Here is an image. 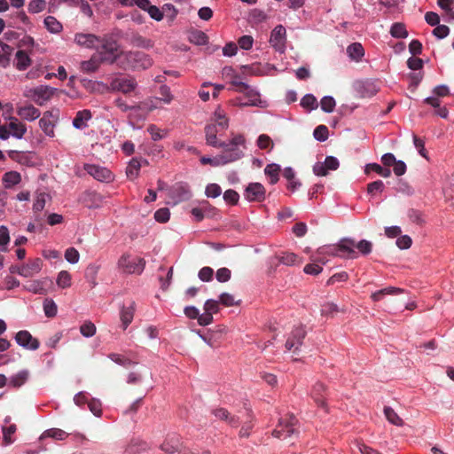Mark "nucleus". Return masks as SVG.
<instances>
[{
	"instance_id": "f257e3e1",
	"label": "nucleus",
	"mask_w": 454,
	"mask_h": 454,
	"mask_svg": "<svg viewBox=\"0 0 454 454\" xmlns=\"http://www.w3.org/2000/svg\"><path fill=\"white\" fill-rule=\"evenodd\" d=\"M246 139L243 135L237 134L232 137L227 145V147L222 148V153L214 157H202L200 162L203 165L209 164L213 167L225 165L241 159L244 155L239 146L245 147Z\"/></svg>"
},
{
	"instance_id": "f03ea898",
	"label": "nucleus",
	"mask_w": 454,
	"mask_h": 454,
	"mask_svg": "<svg viewBox=\"0 0 454 454\" xmlns=\"http://www.w3.org/2000/svg\"><path fill=\"white\" fill-rule=\"evenodd\" d=\"M215 121L205 127L207 144L216 148L227 147L228 143L221 142L217 138V134L225 131L229 127V120L220 108L215 112Z\"/></svg>"
},
{
	"instance_id": "7ed1b4c3",
	"label": "nucleus",
	"mask_w": 454,
	"mask_h": 454,
	"mask_svg": "<svg viewBox=\"0 0 454 454\" xmlns=\"http://www.w3.org/2000/svg\"><path fill=\"white\" fill-rule=\"evenodd\" d=\"M355 240L351 239H342L337 245L329 246L326 247H320L318 253L320 254H329L333 256L343 257L345 254L348 258L356 259L358 257V253L354 250Z\"/></svg>"
},
{
	"instance_id": "20e7f679",
	"label": "nucleus",
	"mask_w": 454,
	"mask_h": 454,
	"mask_svg": "<svg viewBox=\"0 0 454 454\" xmlns=\"http://www.w3.org/2000/svg\"><path fill=\"white\" fill-rule=\"evenodd\" d=\"M145 267L144 258L132 256L129 254H122L118 261V268L124 274L140 275Z\"/></svg>"
},
{
	"instance_id": "39448f33",
	"label": "nucleus",
	"mask_w": 454,
	"mask_h": 454,
	"mask_svg": "<svg viewBox=\"0 0 454 454\" xmlns=\"http://www.w3.org/2000/svg\"><path fill=\"white\" fill-rule=\"evenodd\" d=\"M298 420L294 415L288 418L279 419L276 428L273 430L272 434L280 439H290L299 434L297 428Z\"/></svg>"
},
{
	"instance_id": "423d86ee",
	"label": "nucleus",
	"mask_w": 454,
	"mask_h": 454,
	"mask_svg": "<svg viewBox=\"0 0 454 454\" xmlns=\"http://www.w3.org/2000/svg\"><path fill=\"white\" fill-rule=\"evenodd\" d=\"M119 43L114 35H105L98 36V55L108 54L106 56L107 62L114 63L118 58Z\"/></svg>"
},
{
	"instance_id": "0eeeda50",
	"label": "nucleus",
	"mask_w": 454,
	"mask_h": 454,
	"mask_svg": "<svg viewBox=\"0 0 454 454\" xmlns=\"http://www.w3.org/2000/svg\"><path fill=\"white\" fill-rule=\"evenodd\" d=\"M137 87V80L131 75H121L111 80L109 88L113 91L130 94Z\"/></svg>"
},
{
	"instance_id": "6e6552de",
	"label": "nucleus",
	"mask_w": 454,
	"mask_h": 454,
	"mask_svg": "<svg viewBox=\"0 0 454 454\" xmlns=\"http://www.w3.org/2000/svg\"><path fill=\"white\" fill-rule=\"evenodd\" d=\"M125 59L133 69H147L153 65L152 59L143 51L126 52Z\"/></svg>"
},
{
	"instance_id": "1a4fd4ad",
	"label": "nucleus",
	"mask_w": 454,
	"mask_h": 454,
	"mask_svg": "<svg viewBox=\"0 0 454 454\" xmlns=\"http://www.w3.org/2000/svg\"><path fill=\"white\" fill-rule=\"evenodd\" d=\"M54 91L55 89L51 87L41 85L30 90L27 96L30 97L36 105L43 106L51 98Z\"/></svg>"
},
{
	"instance_id": "9d476101",
	"label": "nucleus",
	"mask_w": 454,
	"mask_h": 454,
	"mask_svg": "<svg viewBox=\"0 0 454 454\" xmlns=\"http://www.w3.org/2000/svg\"><path fill=\"white\" fill-rule=\"evenodd\" d=\"M339 166L340 162L337 158L327 156L324 162L318 161L313 166V173L318 176H325L329 170H336Z\"/></svg>"
},
{
	"instance_id": "9b49d317",
	"label": "nucleus",
	"mask_w": 454,
	"mask_h": 454,
	"mask_svg": "<svg viewBox=\"0 0 454 454\" xmlns=\"http://www.w3.org/2000/svg\"><path fill=\"white\" fill-rule=\"evenodd\" d=\"M306 336V331L302 326L294 328L286 341V348L296 352L301 346Z\"/></svg>"
},
{
	"instance_id": "f8f14e48",
	"label": "nucleus",
	"mask_w": 454,
	"mask_h": 454,
	"mask_svg": "<svg viewBox=\"0 0 454 454\" xmlns=\"http://www.w3.org/2000/svg\"><path fill=\"white\" fill-rule=\"evenodd\" d=\"M265 188L260 183H250L244 192V197L249 201L261 202L265 199Z\"/></svg>"
},
{
	"instance_id": "ddd939ff",
	"label": "nucleus",
	"mask_w": 454,
	"mask_h": 454,
	"mask_svg": "<svg viewBox=\"0 0 454 454\" xmlns=\"http://www.w3.org/2000/svg\"><path fill=\"white\" fill-rule=\"evenodd\" d=\"M286 28L282 25H278L272 30L270 43L278 51H284L286 47Z\"/></svg>"
},
{
	"instance_id": "4468645a",
	"label": "nucleus",
	"mask_w": 454,
	"mask_h": 454,
	"mask_svg": "<svg viewBox=\"0 0 454 454\" xmlns=\"http://www.w3.org/2000/svg\"><path fill=\"white\" fill-rule=\"evenodd\" d=\"M15 340L19 345L30 350H36L40 345L39 340L26 330L18 332L15 335Z\"/></svg>"
},
{
	"instance_id": "2eb2a0df",
	"label": "nucleus",
	"mask_w": 454,
	"mask_h": 454,
	"mask_svg": "<svg viewBox=\"0 0 454 454\" xmlns=\"http://www.w3.org/2000/svg\"><path fill=\"white\" fill-rule=\"evenodd\" d=\"M354 86L361 98H372L380 90L378 84L371 81L356 82Z\"/></svg>"
},
{
	"instance_id": "dca6fc26",
	"label": "nucleus",
	"mask_w": 454,
	"mask_h": 454,
	"mask_svg": "<svg viewBox=\"0 0 454 454\" xmlns=\"http://www.w3.org/2000/svg\"><path fill=\"white\" fill-rule=\"evenodd\" d=\"M84 169L93 176L95 179L101 182H107L112 180V173L106 168H103L97 165L86 164Z\"/></svg>"
},
{
	"instance_id": "f3484780",
	"label": "nucleus",
	"mask_w": 454,
	"mask_h": 454,
	"mask_svg": "<svg viewBox=\"0 0 454 454\" xmlns=\"http://www.w3.org/2000/svg\"><path fill=\"white\" fill-rule=\"evenodd\" d=\"M74 42L82 47L98 51V36L93 34L77 33Z\"/></svg>"
},
{
	"instance_id": "a211bd4d",
	"label": "nucleus",
	"mask_w": 454,
	"mask_h": 454,
	"mask_svg": "<svg viewBox=\"0 0 454 454\" xmlns=\"http://www.w3.org/2000/svg\"><path fill=\"white\" fill-rule=\"evenodd\" d=\"M108 59L105 56L93 54L89 60L81 62V70L84 73L96 72L103 62L107 61Z\"/></svg>"
},
{
	"instance_id": "6ab92c4d",
	"label": "nucleus",
	"mask_w": 454,
	"mask_h": 454,
	"mask_svg": "<svg viewBox=\"0 0 454 454\" xmlns=\"http://www.w3.org/2000/svg\"><path fill=\"white\" fill-rule=\"evenodd\" d=\"M43 261L40 258L30 260L27 263L22 264L19 275L30 278L38 273L42 270Z\"/></svg>"
},
{
	"instance_id": "aec40b11",
	"label": "nucleus",
	"mask_w": 454,
	"mask_h": 454,
	"mask_svg": "<svg viewBox=\"0 0 454 454\" xmlns=\"http://www.w3.org/2000/svg\"><path fill=\"white\" fill-rule=\"evenodd\" d=\"M136 310V303L135 301H130L128 306L123 305L120 310V319L121 321V327L123 330H126L127 327L130 325L134 318V314Z\"/></svg>"
},
{
	"instance_id": "412c9836",
	"label": "nucleus",
	"mask_w": 454,
	"mask_h": 454,
	"mask_svg": "<svg viewBox=\"0 0 454 454\" xmlns=\"http://www.w3.org/2000/svg\"><path fill=\"white\" fill-rule=\"evenodd\" d=\"M18 115L28 121H32L40 117L41 112L39 109L29 104L24 106H20L17 109Z\"/></svg>"
},
{
	"instance_id": "4be33fe9",
	"label": "nucleus",
	"mask_w": 454,
	"mask_h": 454,
	"mask_svg": "<svg viewBox=\"0 0 454 454\" xmlns=\"http://www.w3.org/2000/svg\"><path fill=\"white\" fill-rule=\"evenodd\" d=\"M212 414L218 419L226 421L231 427H237L239 424V419L236 416H231L224 408L214 409Z\"/></svg>"
},
{
	"instance_id": "5701e85b",
	"label": "nucleus",
	"mask_w": 454,
	"mask_h": 454,
	"mask_svg": "<svg viewBox=\"0 0 454 454\" xmlns=\"http://www.w3.org/2000/svg\"><path fill=\"white\" fill-rule=\"evenodd\" d=\"M8 128L12 131V136L19 139L22 138L27 132L26 125L19 121L15 117L11 118Z\"/></svg>"
},
{
	"instance_id": "b1692460",
	"label": "nucleus",
	"mask_w": 454,
	"mask_h": 454,
	"mask_svg": "<svg viewBox=\"0 0 454 454\" xmlns=\"http://www.w3.org/2000/svg\"><path fill=\"white\" fill-rule=\"evenodd\" d=\"M437 4L444 12V19L447 22L454 20V0H437Z\"/></svg>"
},
{
	"instance_id": "393cba45",
	"label": "nucleus",
	"mask_w": 454,
	"mask_h": 454,
	"mask_svg": "<svg viewBox=\"0 0 454 454\" xmlns=\"http://www.w3.org/2000/svg\"><path fill=\"white\" fill-rule=\"evenodd\" d=\"M245 97L247 98L242 106H259L264 107L265 104L260 98V94L254 89H250L245 93Z\"/></svg>"
},
{
	"instance_id": "a878e982",
	"label": "nucleus",
	"mask_w": 454,
	"mask_h": 454,
	"mask_svg": "<svg viewBox=\"0 0 454 454\" xmlns=\"http://www.w3.org/2000/svg\"><path fill=\"white\" fill-rule=\"evenodd\" d=\"M91 118V113L90 110H82L76 113L75 117L73 120V125L78 129H84L86 121Z\"/></svg>"
},
{
	"instance_id": "bb28decb",
	"label": "nucleus",
	"mask_w": 454,
	"mask_h": 454,
	"mask_svg": "<svg viewBox=\"0 0 454 454\" xmlns=\"http://www.w3.org/2000/svg\"><path fill=\"white\" fill-rule=\"evenodd\" d=\"M325 386L321 382H317L312 389L311 395L318 406H325Z\"/></svg>"
},
{
	"instance_id": "cd10ccee",
	"label": "nucleus",
	"mask_w": 454,
	"mask_h": 454,
	"mask_svg": "<svg viewBox=\"0 0 454 454\" xmlns=\"http://www.w3.org/2000/svg\"><path fill=\"white\" fill-rule=\"evenodd\" d=\"M29 376L27 370H22L12 375L9 380V385L13 387H20L26 383Z\"/></svg>"
},
{
	"instance_id": "c85d7f7f",
	"label": "nucleus",
	"mask_w": 454,
	"mask_h": 454,
	"mask_svg": "<svg viewBox=\"0 0 454 454\" xmlns=\"http://www.w3.org/2000/svg\"><path fill=\"white\" fill-rule=\"evenodd\" d=\"M403 293V290L397 287L388 286L372 294L371 297L374 301H380L385 295H395Z\"/></svg>"
},
{
	"instance_id": "c756f323",
	"label": "nucleus",
	"mask_w": 454,
	"mask_h": 454,
	"mask_svg": "<svg viewBox=\"0 0 454 454\" xmlns=\"http://www.w3.org/2000/svg\"><path fill=\"white\" fill-rule=\"evenodd\" d=\"M280 166L275 163L268 164L264 168V173L270 179V184H275L279 179Z\"/></svg>"
},
{
	"instance_id": "7c9ffc66",
	"label": "nucleus",
	"mask_w": 454,
	"mask_h": 454,
	"mask_svg": "<svg viewBox=\"0 0 454 454\" xmlns=\"http://www.w3.org/2000/svg\"><path fill=\"white\" fill-rule=\"evenodd\" d=\"M277 258L279 263L287 266H294L301 263V260L298 258V256L295 254L290 252L283 253L282 254L278 255Z\"/></svg>"
},
{
	"instance_id": "2f4dec72",
	"label": "nucleus",
	"mask_w": 454,
	"mask_h": 454,
	"mask_svg": "<svg viewBox=\"0 0 454 454\" xmlns=\"http://www.w3.org/2000/svg\"><path fill=\"white\" fill-rule=\"evenodd\" d=\"M21 181V176L17 171H9L3 176V182L6 188L18 184Z\"/></svg>"
},
{
	"instance_id": "473e14b6",
	"label": "nucleus",
	"mask_w": 454,
	"mask_h": 454,
	"mask_svg": "<svg viewBox=\"0 0 454 454\" xmlns=\"http://www.w3.org/2000/svg\"><path fill=\"white\" fill-rule=\"evenodd\" d=\"M207 35L200 30L192 31L189 35V42L193 44L205 45L207 43Z\"/></svg>"
},
{
	"instance_id": "72a5a7b5",
	"label": "nucleus",
	"mask_w": 454,
	"mask_h": 454,
	"mask_svg": "<svg viewBox=\"0 0 454 454\" xmlns=\"http://www.w3.org/2000/svg\"><path fill=\"white\" fill-rule=\"evenodd\" d=\"M16 67L19 70H25L27 69L30 64L31 59L28 57V55L24 51H18L16 53Z\"/></svg>"
},
{
	"instance_id": "f704fd0d",
	"label": "nucleus",
	"mask_w": 454,
	"mask_h": 454,
	"mask_svg": "<svg viewBox=\"0 0 454 454\" xmlns=\"http://www.w3.org/2000/svg\"><path fill=\"white\" fill-rule=\"evenodd\" d=\"M347 52L348 56L355 60H359L364 56V48L361 43H354L350 44L348 49Z\"/></svg>"
},
{
	"instance_id": "c9c22d12",
	"label": "nucleus",
	"mask_w": 454,
	"mask_h": 454,
	"mask_svg": "<svg viewBox=\"0 0 454 454\" xmlns=\"http://www.w3.org/2000/svg\"><path fill=\"white\" fill-rule=\"evenodd\" d=\"M140 168V161L137 159H132L126 169L127 176L130 179L137 178L138 176Z\"/></svg>"
},
{
	"instance_id": "e433bc0d",
	"label": "nucleus",
	"mask_w": 454,
	"mask_h": 454,
	"mask_svg": "<svg viewBox=\"0 0 454 454\" xmlns=\"http://www.w3.org/2000/svg\"><path fill=\"white\" fill-rule=\"evenodd\" d=\"M56 122H53V121H48L46 118H41L39 120V126L41 129L44 132V134L48 137H54V128H55Z\"/></svg>"
},
{
	"instance_id": "4c0bfd02",
	"label": "nucleus",
	"mask_w": 454,
	"mask_h": 454,
	"mask_svg": "<svg viewBox=\"0 0 454 454\" xmlns=\"http://www.w3.org/2000/svg\"><path fill=\"white\" fill-rule=\"evenodd\" d=\"M44 25L46 28L51 33H59L62 29V25L58 20L53 16H47L44 19Z\"/></svg>"
},
{
	"instance_id": "58836bf2",
	"label": "nucleus",
	"mask_w": 454,
	"mask_h": 454,
	"mask_svg": "<svg viewBox=\"0 0 454 454\" xmlns=\"http://www.w3.org/2000/svg\"><path fill=\"white\" fill-rule=\"evenodd\" d=\"M384 414L387 419L393 425L401 427L403 424V419L397 415V413L391 407L384 408Z\"/></svg>"
},
{
	"instance_id": "ea45409f",
	"label": "nucleus",
	"mask_w": 454,
	"mask_h": 454,
	"mask_svg": "<svg viewBox=\"0 0 454 454\" xmlns=\"http://www.w3.org/2000/svg\"><path fill=\"white\" fill-rule=\"evenodd\" d=\"M371 170L376 172L383 177H388L391 175V170L389 168H384L377 163H371L366 165L365 173H369Z\"/></svg>"
},
{
	"instance_id": "a19ab883",
	"label": "nucleus",
	"mask_w": 454,
	"mask_h": 454,
	"mask_svg": "<svg viewBox=\"0 0 454 454\" xmlns=\"http://www.w3.org/2000/svg\"><path fill=\"white\" fill-rule=\"evenodd\" d=\"M390 34L395 38H405L408 35L405 26L402 23L393 24L390 29Z\"/></svg>"
},
{
	"instance_id": "79ce46f5",
	"label": "nucleus",
	"mask_w": 454,
	"mask_h": 454,
	"mask_svg": "<svg viewBox=\"0 0 454 454\" xmlns=\"http://www.w3.org/2000/svg\"><path fill=\"white\" fill-rule=\"evenodd\" d=\"M179 449V441L176 437H172L161 444V450L167 453H174Z\"/></svg>"
},
{
	"instance_id": "37998d69",
	"label": "nucleus",
	"mask_w": 454,
	"mask_h": 454,
	"mask_svg": "<svg viewBox=\"0 0 454 454\" xmlns=\"http://www.w3.org/2000/svg\"><path fill=\"white\" fill-rule=\"evenodd\" d=\"M147 131L149 132V134L151 135L152 137V139L153 141H158V140H160L162 139L163 137H166L167 135V131L163 130V129H160V128H158L156 125L154 124H150L148 127H147Z\"/></svg>"
},
{
	"instance_id": "c03bdc74",
	"label": "nucleus",
	"mask_w": 454,
	"mask_h": 454,
	"mask_svg": "<svg viewBox=\"0 0 454 454\" xmlns=\"http://www.w3.org/2000/svg\"><path fill=\"white\" fill-rule=\"evenodd\" d=\"M57 285L61 288H67L71 286V275L67 270H61L57 278Z\"/></svg>"
},
{
	"instance_id": "a18cd8bd",
	"label": "nucleus",
	"mask_w": 454,
	"mask_h": 454,
	"mask_svg": "<svg viewBox=\"0 0 454 454\" xmlns=\"http://www.w3.org/2000/svg\"><path fill=\"white\" fill-rule=\"evenodd\" d=\"M385 184L381 180H377L367 184V192L371 196L376 193H381L384 190Z\"/></svg>"
},
{
	"instance_id": "49530a36",
	"label": "nucleus",
	"mask_w": 454,
	"mask_h": 454,
	"mask_svg": "<svg viewBox=\"0 0 454 454\" xmlns=\"http://www.w3.org/2000/svg\"><path fill=\"white\" fill-rule=\"evenodd\" d=\"M160 97L156 98L159 101H163L165 104H169L173 99L170 89L167 85H161L159 90Z\"/></svg>"
},
{
	"instance_id": "de8ad7c7",
	"label": "nucleus",
	"mask_w": 454,
	"mask_h": 454,
	"mask_svg": "<svg viewBox=\"0 0 454 454\" xmlns=\"http://www.w3.org/2000/svg\"><path fill=\"white\" fill-rule=\"evenodd\" d=\"M301 105L304 108L313 110L317 107V100L312 94H307L301 98Z\"/></svg>"
},
{
	"instance_id": "09e8293b",
	"label": "nucleus",
	"mask_w": 454,
	"mask_h": 454,
	"mask_svg": "<svg viewBox=\"0 0 454 454\" xmlns=\"http://www.w3.org/2000/svg\"><path fill=\"white\" fill-rule=\"evenodd\" d=\"M335 100L333 97L325 96L320 101L321 108L324 112L332 113L335 107Z\"/></svg>"
},
{
	"instance_id": "8fccbe9b",
	"label": "nucleus",
	"mask_w": 454,
	"mask_h": 454,
	"mask_svg": "<svg viewBox=\"0 0 454 454\" xmlns=\"http://www.w3.org/2000/svg\"><path fill=\"white\" fill-rule=\"evenodd\" d=\"M17 427L15 425H11L7 427L3 428V442L5 445H9L13 442L12 435L16 432Z\"/></svg>"
},
{
	"instance_id": "3c124183",
	"label": "nucleus",
	"mask_w": 454,
	"mask_h": 454,
	"mask_svg": "<svg viewBox=\"0 0 454 454\" xmlns=\"http://www.w3.org/2000/svg\"><path fill=\"white\" fill-rule=\"evenodd\" d=\"M356 247L363 255L369 254L372 250V243L366 239H362L359 242H355L354 248Z\"/></svg>"
},
{
	"instance_id": "603ef678",
	"label": "nucleus",
	"mask_w": 454,
	"mask_h": 454,
	"mask_svg": "<svg viewBox=\"0 0 454 454\" xmlns=\"http://www.w3.org/2000/svg\"><path fill=\"white\" fill-rule=\"evenodd\" d=\"M313 135L317 140L324 142L328 138V128L325 125H319L314 129Z\"/></svg>"
},
{
	"instance_id": "864d4df0",
	"label": "nucleus",
	"mask_w": 454,
	"mask_h": 454,
	"mask_svg": "<svg viewBox=\"0 0 454 454\" xmlns=\"http://www.w3.org/2000/svg\"><path fill=\"white\" fill-rule=\"evenodd\" d=\"M109 358L112 361H114V363H116L120 365H122L124 367H127V368L135 364L130 359H129L121 355L115 354V353L110 354Z\"/></svg>"
},
{
	"instance_id": "5fc2aeb1",
	"label": "nucleus",
	"mask_w": 454,
	"mask_h": 454,
	"mask_svg": "<svg viewBox=\"0 0 454 454\" xmlns=\"http://www.w3.org/2000/svg\"><path fill=\"white\" fill-rule=\"evenodd\" d=\"M174 192L177 194L179 201L187 200L192 196L190 190L186 186L182 184L176 186L174 189Z\"/></svg>"
},
{
	"instance_id": "6e6d98bb",
	"label": "nucleus",
	"mask_w": 454,
	"mask_h": 454,
	"mask_svg": "<svg viewBox=\"0 0 454 454\" xmlns=\"http://www.w3.org/2000/svg\"><path fill=\"white\" fill-rule=\"evenodd\" d=\"M43 310L48 317H53L56 316L58 309L56 303L52 300H45L43 303Z\"/></svg>"
},
{
	"instance_id": "4d7b16f0",
	"label": "nucleus",
	"mask_w": 454,
	"mask_h": 454,
	"mask_svg": "<svg viewBox=\"0 0 454 454\" xmlns=\"http://www.w3.org/2000/svg\"><path fill=\"white\" fill-rule=\"evenodd\" d=\"M80 332L84 337H92L96 333V326L93 323L88 321L80 326Z\"/></svg>"
},
{
	"instance_id": "13d9d810",
	"label": "nucleus",
	"mask_w": 454,
	"mask_h": 454,
	"mask_svg": "<svg viewBox=\"0 0 454 454\" xmlns=\"http://www.w3.org/2000/svg\"><path fill=\"white\" fill-rule=\"evenodd\" d=\"M46 7L45 0H32L28 4V11L32 13H38Z\"/></svg>"
},
{
	"instance_id": "bf43d9fd",
	"label": "nucleus",
	"mask_w": 454,
	"mask_h": 454,
	"mask_svg": "<svg viewBox=\"0 0 454 454\" xmlns=\"http://www.w3.org/2000/svg\"><path fill=\"white\" fill-rule=\"evenodd\" d=\"M170 212L167 207H161L154 213V219L159 223H167L169 220Z\"/></svg>"
},
{
	"instance_id": "052dcab7",
	"label": "nucleus",
	"mask_w": 454,
	"mask_h": 454,
	"mask_svg": "<svg viewBox=\"0 0 454 454\" xmlns=\"http://www.w3.org/2000/svg\"><path fill=\"white\" fill-rule=\"evenodd\" d=\"M239 193L232 189H229L223 193V200L229 204L236 205L239 202Z\"/></svg>"
},
{
	"instance_id": "680f3d73",
	"label": "nucleus",
	"mask_w": 454,
	"mask_h": 454,
	"mask_svg": "<svg viewBox=\"0 0 454 454\" xmlns=\"http://www.w3.org/2000/svg\"><path fill=\"white\" fill-rule=\"evenodd\" d=\"M205 192L209 198H216L222 193V189L217 184H209L207 185Z\"/></svg>"
},
{
	"instance_id": "e2e57ef3",
	"label": "nucleus",
	"mask_w": 454,
	"mask_h": 454,
	"mask_svg": "<svg viewBox=\"0 0 454 454\" xmlns=\"http://www.w3.org/2000/svg\"><path fill=\"white\" fill-rule=\"evenodd\" d=\"M257 145L261 149H271L273 147V142L268 135L262 134L260 135L257 139Z\"/></svg>"
},
{
	"instance_id": "0e129e2a",
	"label": "nucleus",
	"mask_w": 454,
	"mask_h": 454,
	"mask_svg": "<svg viewBox=\"0 0 454 454\" xmlns=\"http://www.w3.org/2000/svg\"><path fill=\"white\" fill-rule=\"evenodd\" d=\"M65 258L70 263H76L79 261V252L74 247H69L65 252Z\"/></svg>"
},
{
	"instance_id": "69168bd1",
	"label": "nucleus",
	"mask_w": 454,
	"mask_h": 454,
	"mask_svg": "<svg viewBox=\"0 0 454 454\" xmlns=\"http://www.w3.org/2000/svg\"><path fill=\"white\" fill-rule=\"evenodd\" d=\"M219 302L226 307H231L239 304V302L235 301L233 295L228 293H223L219 296Z\"/></svg>"
},
{
	"instance_id": "338daca9",
	"label": "nucleus",
	"mask_w": 454,
	"mask_h": 454,
	"mask_svg": "<svg viewBox=\"0 0 454 454\" xmlns=\"http://www.w3.org/2000/svg\"><path fill=\"white\" fill-rule=\"evenodd\" d=\"M219 301L216 300L209 299L207 300L204 304V310L209 312L211 315L213 313H217L219 311Z\"/></svg>"
},
{
	"instance_id": "774afa93",
	"label": "nucleus",
	"mask_w": 454,
	"mask_h": 454,
	"mask_svg": "<svg viewBox=\"0 0 454 454\" xmlns=\"http://www.w3.org/2000/svg\"><path fill=\"white\" fill-rule=\"evenodd\" d=\"M339 311L338 306L332 302H326L322 305L321 314L324 316H333Z\"/></svg>"
}]
</instances>
